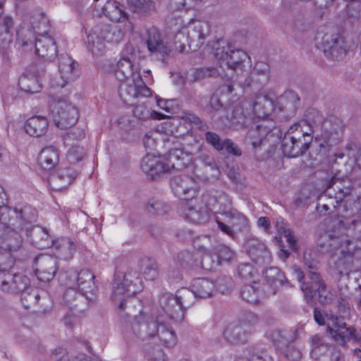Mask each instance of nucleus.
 Segmentation results:
<instances>
[{
    "label": "nucleus",
    "instance_id": "c756f323",
    "mask_svg": "<svg viewBox=\"0 0 361 361\" xmlns=\"http://www.w3.org/2000/svg\"><path fill=\"white\" fill-rule=\"evenodd\" d=\"M135 56H123L117 63L115 68V74L118 80H124L134 78L135 75H140L135 71L133 63Z\"/></svg>",
    "mask_w": 361,
    "mask_h": 361
},
{
    "label": "nucleus",
    "instance_id": "a19ab883",
    "mask_svg": "<svg viewBox=\"0 0 361 361\" xmlns=\"http://www.w3.org/2000/svg\"><path fill=\"white\" fill-rule=\"evenodd\" d=\"M214 288L215 286L213 282L207 279H196L192 284V289L195 295L200 298L209 297Z\"/></svg>",
    "mask_w": 361,
    "mask_h": 361
},
{
    "label": "nucleus",
    "instance_id": "e433bc0d",
    "mask_svg": "<svg viewBox=\"0 0 361 361\" xmlns=\"http://www.w3.org/2000/svg\"><path fill=\"white\" fill-rule=\"evenodd\" d=\"M248 326L245 323H233L229 324L224 331V336L231 343L243 342L248 331Z\"/></svg>",
    "mask_w": 361,
    "mask_h": 361
},
{
    "label": "nucleus",
    "instance_id": "423d86ee",
    "mask_svg": "<svg viewBox=\"0 0 361 361\" xmlns=\"http://www.w3.org/2000/svg\"><path fill=\"white\" fill-rule=\"evenodd\" d=\"M212 53L218 61L219 66H226L228 68L237 72H243L245 63L250 60L247 54L241 49H237L228 41L219 39L211 45Z\"/></svg>",
    "mask_w": 361,
    "mask_h": 361
},
{
    "label": "nucleus",
    "instance_id": "5fc2aeb1",
    "mask_svg": "<svg viewBox=\"0 0 361 361\" xmlns=\"http://www.w3.org/2000/svg\"><path fill=\"white\" fill-rule=\"evenodd\" d=\"M203 198L206 203V206L211 207H214L221 199L226 200L228 197L224 192L211 190L204 195Z\"/></svg>",
    "mask_w": 361,
    "mask_h": 361
},
{
    "label": "nucleus",
    "instance_id": "473e14b6",
    "mask_svg": "<svg viewBox=\"0 0 361 361\" xmlns=\"http://www.w3.org/2000/svg\"><path fill=\"white\" fill-rule=\"evenodd\" d=\"M307 278L310 281L302 282L301 290L304 293L307 300H312L317 293V290H322L324 287V282L321 279L320 275L315 271H310L307 274Z\"/></svg>",
    "mask_w": 361,
    "mask_h": 361
},
{
    "label": "nucleus",
    "instance_id": "864d4df0",
    "mask_svg": "<svg viewBox=\"0 0 361 361\" xmlns=\"http://www.w3.org/2000/svg\"><path fill=\"white\" fill-rule=\"evenodd\" d=\"M254 74L259 77L257 80L261 83H265L269 80L270 68L267 63L258 62L254 68Z\"/></svg>",
    "mask_w": 361,
    "mask_h": 361
},
{
    "label": "nucleus",
    "instance_id": "774afa93",
    "mask_svg": "<svg viewBox=\"0 0 361 361\" xmlns=\"http://www.w3.org/2000/svg\"><path fill=\"white\" fill-rule=\"evenodd\" d=\"M286 349L283 350L285 356L293 361H298L301 358V352L293 346L287 345Z\"/></svg>",
    "mask_w": 361,
    "mask_h": 361
},
{
    "label": "nucleus",
    "instance_id": "de8ad7c7",
    "mask_svg": "<svg viewBox=\"0 0 361 361\" xmlns=\"http://www.w3.org/2000/svg\"><path fill=\"white\" fill-rule=\"evenodd\" d=\"M13 35L11 31L0 27V54L4 59H8L11 53Z\"/></svg>",
    "mask_w": 361,
    "mask_h": 361
},
{
    "label": "nucleus",
    "instance_id": "37998d69",
    "mask_svg": "<svg viewBox=\"0 0 361 361\" xmlns=\"http://www.w3.org/2000/svg\"><path fill=\"white\" fill-rule=\"evenodd\" d=\"M18 85L23 91L29 93L38 92L41 89L38 77L30 73L22 75L19 78Z\"/></svg>",
    "mask_w": 361,
    "mask_h": 361
},
{
    "label": "nucleus",
    "instance_id": "5701e85b",
    "mask_svg": "<svg viewBox=\"0 0 361 361\" xmlns=\"http://www.w3.org/2000/svg\"><path fill=\"white\" fill-rule=\"evenodd\" d=\"M300 104V98L293 91H286L281 95L275 105V111L283 112L286 118L293 116Z\"/></svg>",
    "mask_w": 361,
    "mask_h": 361
},
{
    "label": "nucleus",
    "instance_id": "2eb2a0df",
    "mask_svg": "<svg viewBox=\"0 0 361 361\" xmlns=\"http://www.w3.org/2000/svg\"><path fill=\"white\" fill-rule=\"evenodd\" d=\"M171 187L176 196L185 200H192L197 191L195 178L187 175L173 177L171 180Z\"/></svg>",
    "mask_w": 361,
    "mask_h": 361
},
{
    "label": "nucleus",
    "instance_id": "a878e982",
    "mask_svg": "<svg viewBox=\"0 0 361 361\" xmlns=\"http://www.w3.org/2000/svg\"><path fill=\"white\" fill-rule=\"evenodd\" d=\"M142 171L154 178L156 176L169 172L164 157H155L147 154L141 162Z\"/></svg>",
    "mask_w": 361,
    "mask_h": 361
},
{
    "label": "nucleus",
    "instance_id": "680f3d73",
    "mask_svg": "<svg viewBox=\"0 0 361 361\" xmlns=\"http://www.w3.org/2000/svg\"><path fill=\"white\" fill-rule=\"evenodd\" d=\"M205 140L214 149L220 151L224 149L223 141L221 140L219 136L214 133L208 131L205 134Z\"/></svg>",
    "mask_w": 361,
    "mask_h": 361
},
{
    "label": "nucleus",
    "instance_id": "0eeeda50",
    "mask_svg": "<svg viewBox=\"0 0 361 361\" xmlns=\"http://www.w3.org/2000/svg\"><path fill=\"white\" fill-rule=\"evenodd\" d=\"M168 24L174 31H178L175 39L176 42L180 43V52L185 50V43L190 47L192 42H197L196 45L201 46L207 35V25L201 21H192L185 25L181 18H170L168 20Z\"/></svg>",
    "mask_w": 361,
    "mask_h": 361
},
{
    "label": "nucleus",
    "instance_id": "49530a36",
    "mask_svg": "<svg viewBox=\"0 0 361 361\" xmlns=\"http://www.w3.org/2000/svg\"><path fill=\"white\" fill-rule=\"evenodd\" d=\"M127 4L134 13L142 15L150 14L155 9L152 0H127Z\"/></svg>",
    "mask_w": 361,
    "mask_h": 361
},
{
    "label": "nucleus",
    "instance_id": "f704fd0d",
    "mask_svg": "<svg viewBox=\"0 0 361 361\" xmlns=\"http://www.w3.org/2000/svg\"><path fill=\"white\" fill-rule=\"evenodd\" d=\"M59 162V154L53 146L43 148L38 156V164L44 170L54 169Z\"/></svg>",
    "mask_w": 361,
    "mask_h": 361
},
{
    "label": "nucleus",
    "instance_id": "79ce46f5",
    "mask_svg": "<svg viewBox=\"0 0 361 361\" xmlns=\"http://www.w3.org/2000/svg\"><path fill=\"white\" fill-rule=\"evenodd\" d=\"M183 217L194 224H202L207 221L208 214L205 211L197 209L191 203L184 207Z\"/></svg>",
    "mask_w": 361,
    "mask_h": 361
},
{
    "label": "nucleus",
    "instance_id": "f8f14e48",
    "mask_svg": "<svg viewBox=\"0 0 361 361\" xmlns=\"http://www.w3.org/2000/svg\"><path fill=\"white\" fill-rule=\"evenodd\" d=\"M131 278L132 273L128 272L125 274H116L114 279L111 299L119 303L121 310L125 309L124 301L139 291V287L135 288V283H133Z\"/></svg>",
    "mask_w": 361,
    "mask_h": 361
},
{
    "label": "nucleus",
    "instance_id": "4d7b16f0",
    "mask_svg": "<svg viewBox=\"0 0 361 361\" xmlns=\"http://www.w3.org/2000/svg\"><path fill=\"white\" fill-rule=\"evenodd\" d=\"M216 288L222 293L231 290L233 287V281L230 276H221L216 281Z\"/></svg>",
    "mask_w": 361,
    "mask_h": 361
},
{
    "label": "nucleus",
    "instance_id": "4468645a",
    "mask_svg": "<svg viewBox=\"0 0 361 361\" xmlns=\"http://www.w3.org/2000/svg\"><path fill=\"white\" fill-rule=\"evenodd\" d=\"M119 95L125 102L138 97H147L151 96L152 92L149 88L142 81L140 75H135L134 78L120 80Z\"/></svg>",
    "mask_w": 361,
    "mask_h": 361
},
{
    "label": "nucleus",
    "instance_id": "cd10ccee",
    "mask_svg": "<svg viewBox=\"0 0 361 361\" xmlns=\"http://www.w3.org/2000/svg\"><path fill=\"white\" fill-rule=\"evenodd\" d=\"M274 125L271 121L262 120L255 128H251L246 136V140L252 145L253 148L259 147L263 140L271 132Z\"/></svg>",
    "mask_w": 361,
    "mask_h": 361
},
{
    "label": "nucleus",
    "instance_id": "c85d7f7f",
    "mask_svg": "<svg viewBox=\"0 0 361 361\" xmlns=\"http://www.w3.org/2000/svg\"><path fill=\"white\" fill-rule=\"evenodd\" d=\"M68 274L69 282L73 283L82 291L92 292L94 290V275L90 270L82 269L78 273L70 271Z\"/></svg>",
    "mask_w": 361,
    "mask_h": 361
},
{
    "label": "nucleus",
    "instance_id": "bf43d9fd",
    "mask_svg": "<svg viewBox=\"0 0 361 361\" xmlns=\"http://www.w3.org/2000/svg\"><path fill=\"white\" fill-rule=\"evenodd\" d=\"M238 274L242 278L249 282L252 281L255 277V272L252 266L250 264H241L238 269Z\"/></svg>",
    "mask_w": 361,
    "mask_h": 361
},
{
    "label": "nucleus",
    "instance_id": "2f4dec72",
    "mask_svg": "<svg viewBox=\"0 0 361 361\" xmlns=\"http://www.w3.org/2000/svg\"><path fill=\"white\" fill-rule=\"evenodd\" d=\"M250 100H244L234 107L231 117L228 115H224V121L222 122L225 125H236L238 123L244 124L245 118L247 116H250Z\"/></svg>",
    "mask_w": 361,
    "mask_h": 361
},
{
    "label": "nucleus",
    "instance_id": "f3484780",
    "mask_svg": "<svg viewBox=\"0 0 361 361\" xmlns=\"http://www.w3.org/2000/svg\"><path fill=\"white\" fill-rule=\"evenodd\" d=\"M110 24L99 23L94 26L87 35V47L95 55L101 54L105 49L106 36L110 32Z\"/></svg>",
    "mask_w": 361,
    "mask_h": 361
},
{
    "label": "nucleus",
    "instance_id": "aec40b11",
    "mask_svg": "<svg viewBox=\"0 0 361 361\" xmlns=\"http://www.w3.org/2000/svg\"><path fill=\"white\" fill-rule=\"evenodd\" d=\"M102 12L104 15L113 22H124L125 30L128 32H133L134 25L128 19V13L121 8L120 4L117 1L109 0L103 6Z\"/></svg>",
    "mask_w": 361,
    "mask_h": 361
},
{
    "label": "nucleus",
    "instance_id": "338daca9",
    "mask_svg": "<svg viewBox=\"0 0 361 361\" xmlns=\"http://www.w3.org/2000/svg\"><path fill=\"white\" fill-rule=\"evenodd\" d=\"M276 227L278 228L279 232L286 238V242L289 244L290 247L292 249L295 248L296 241L291 234V232L289 229L283 228L279 226V221L276 222Z\"/></svg>",
    "mask_w": 361,
    "mask_h": 361
},
{
    "label": "nucleus",
    "instance_id": "09e8293b",
    "mask_svg": "<svg viewBox=\"0 0 361 361\" xmlns=\"http://www.w3.org/2000/svg\"><path fill=\"white\" fill-rule=\"evenodd\" d=\"M30 23L33 29V33L38 35L45 33L49 27V20L42 13H36L30 17Z\"/></svg>",
    "mask_w": 361,
    "mask_h": 361
},
{
    "label": "nucleus",
    "instance_id": "20e7f679",
    "mask_svg": "<svg viewBox=\"0 0 361 361\" xmlns=\"http://www.w3.org/2000/svg\"><path fill=\"white\" fill-rule=\"evenodd\" d=\"M326 184L324 192L319 196L317 209L319 213L327 212L331 207L336 208L340 215V207L351 204L360 197L355 188V183L352 181L340 182L337 184Z\"/></svg>",
    "mask_w": 361,
    "mask_h": 361
},
{
    "label": "nucleus",
    "instance_id": "1a4fd4ad",
    "mask_svg": "<svg viewBox=\"0 0 361 361\" xmlns=\"http://www.w3.org/2000/svg\"><path fill=\"white\" fill-rule=\"evenodd\" d=\"M315 43L324 54L332 60L341 59L345 54L346 44L343 36L332 27H322L317 32Z\"/></svg>",
    "mask_w": 361,
    "mask_h": 361
},
{
    "label": "nucleus",
    "instance_id": "7c9ffc66",
    "mask_svg": "<svg viewBox=\"0 0 361 361\" xmlns=\"http://www.w3.org/2000/svg\"><path fill=\"white\" fill-rule=\"evenodd\" d=\"M49 123L46 117L35 116L28 118L24 125L25 132L34 137H41L47 133Z\"/></svg>",
    "mask_w": 361,
    "mask_h": 361
},
{
    "label": "nucleus",
    "instance_id": "7ed1b4c3",
    "mask_svg": "<svg viewBox=\"0 0 361 361\" xmlns=\"http://www.w3.org/2000/svg\"><path fill=\"white\" fill-rule=\"evenodd\" d=\"M28 207L23 208L3 207L0 212V247L10 252L18 250L23 245L22 233H28L32 219ZM29 235V233H27Z\"/></svg>",
    "mask_w": 361,
    "mask_h": 361
},
{
    "label": "nucleus",
    "instance_id": "39448f33",
    "mask_svg": "<svg viewBox=\"0 0 361 361\" xmlns=\"http://www.w3.org/2000/svg\"><path fill=\"white\" fill-rule=\"evenodd\" d=\"M35 40V54L39 57L49 59L56 55V43L51 36L40 34L35 37L32 30L24 27L17 32L16 46L23 51H32Z\"/></svg>",
    "mask_w": 361,
    "mask_h": 361
},
{
    "label": "nucleus",
    "instance_id": "dca6fc26",
    "mask_svg": "<svg viewBox=\"0 0 361 361\" xmlns=\"http://www.w3.org/2000/svg\"><path fill=\"white\" fill-rule=\"evenodd\" d=\"M147 49L152 54H159L165 56L170 54L171 48L168 45L164 35L156 27H151L146 30L144 35Z\"/></svg>",
    "mask_w": 361,
    "mask_h": 361
},
{
    "label": "nucleus",
    "instance_id": "4c0bfd02",
    "mask_svg": "<svg viewBox=\"0 0 361 361\" xmlns=\"http://www.w3.org/2000/svg\"><path fill=\"white\" fill-rule=\"evenodd\" d=\"M30 235L33 244L39 249L51 247L54 240L49 233L47 229L42 227H36L31 231Z\"/></svg>",
    "mask_w": 361,
    "mask_h": 361
},
{
    "label": "nucleus",
    "instance_id": "13d9d810",
    "mask_svg": "<svg viewBox=\"0 0 361 361\" xmlns=\"http://www.w3.org/2000/svg\"><path fill=\"white\" fill-rule=\"evenodd\" d=\"M124 33L118 26L110 25V32L106 36V42L118 43L123 38Z\"/></svg>",
    "mask_w": 361,
    "mask_h": 361
},
{
    "label": "nucleus",
    "instance_id": "4be33fe9",
    "mask_svg": "<svg viewBox=\"0 0 361 361\" xmlns=\"http://www.w3.org/2000/svg\"><path fill=\"white\" fill-rule=\"evenodd\" d=\"M200 148L201 145L197 143L195 152H190V154L184 152L182 149H171L166 156L164 157L169 172L171 169L179 170L185 167L192 159L190 154L199 152Z\"/></svg>",
    "mask_w": 361,
    "mask_h": 361
},
{
    "label": "nucleus",
    "instance_id": "393cba45",
    "mask_svg": "<svg viewBox=\"0 0 361 361\" xmlns=\"http://www.w3.org/2000/svg\"><path fill=\"white\" fill-rule=\"evenodd\" d=\"M158 324L157 320L155 322L149 317L140 315L135 318L132 329L137 336L145 340L156 335Z\"/></svg>",
    "mask_w": 361,
    "mask_h": 361
},
{
    "label": "nucleus",
    "instance_id": "c03bdc74",
    "mask_svg": "<svg viewBox=\"0 0 361 361\" xmlns=\"http://www.w3.org/2000/svg\"><path fill=\"white\" fill-rule=\"evenodd\" d=\"M140 271L146 280L153 281L159 275L157 263L147 257L142 258L140 262Z\"/></svg>",
    "mask_w": 361,
    "mask_h": 361
},
{
    "label": "nucleus",
    "instance_id": "052dcab7",
    "mask_svg": "<svg viewBox=\"0 0 361 361\" xmlns=\"http://www.w3.org/2000/svg\"><path fill=\"white\" fill-rule=\"evenodd\" d=\"M14 265V259L9 254L0 256V274L10 273Z\"/></svg>",
    "mask_w": 361,
    "mask_h": 361
},
{
    "label": "nucleus",
    "instance_id": "a211bd4d",
    "mask_svg": "<svg viewBox=\"0 0 361 361\" xmlns=\"http://www.w3.org/2000/svg\"><path fill=\"white\" fill-rule=\"evenodd\" d=\"M29 282V279L22 274H0V290L5 293L22 292L27 288Z\"/></svg>",
    "mask_w": 361,
    "mask_h": 361
},
{
    "label": "nucleus",
    "instance_id": "6ab92c4d",
    "mask_svg": "<svg viewBox=\"0 0 361 361\" xmlns=\"http://www.w3.org/2000/svg\"><path fill=\"white\" fill-rule=\"evenodd\" d=\"M35 270L39 281L48 282L56 273V262L50 255H40L35 259Z\"/></svg>",
    "mask_w": 361,
    "mask_h": 361
},
{
    "label": "nucleus",
    "instance_id": "c9c22d12",
    "mask_svg": "<svg viewBox=\"0 0 361 361\" xmlns=\"http://www.w3.org/2000/svg\"><path fill=\"white\" fill-rule=\"evenodd\" d=\"M248 252L253 261L257 264H265L271 262V253L262 242L252 241L248 243Z\"/></svg>",
    "mask_w": 361,
    "mask_h": 361
},
{
    "label": "nucleus",
    "instance_id": "72a5a7b5",
    "mask_svg": "<svg viewBox=\"0 0 361 361\" xmlns=\"http://www.w3.org/2000/svg\"><path fill=\"white\" fill-rule=\"evenodd\" d=\"M158 326L156 335L159 338L162 345L170 348L174 346L177 343V337L175 332L167 325L164 324L163 315L157 317Z\"/></svg>",
    "mask_w": 361,
    "mask_h": 361
},
{
    "label": "nucleus",
    "instance_id": "ea45409f",
    "mask_svg": "<svg viewBox=\"0 0 361 361\" xmlns=\"http://www.w3.org/2000/svg\"><path fill=\"white\" fill-rule=\"evenodd\" d=\"M241 295L243 298L251 303L259 302L262 295L260 283L253 279L250 283L244 285L241 289Z\"/></svg>",
    "mask_w": 361,
    "mask_h": 361
},
{
    "label": "nucleus",
    "instance_id": "f257e3e1",
    "mask_svg": "<svg viewBox=\"0 0 361 361\" xmlns=\"http://www.w3.org/2000/svg\"><path fill=\"white\" fill-rule=\"evenodd\" d=\"M340 209V221L321 236L318 243L322 252L340 251L341 256L335 262L334 269L343 276L361 269V248L345 233L346 227L352 229L358 238L361 237V212L351 204L343 205Z\"/></svg>",
    "mask_w": 361,
    "mask_h": 361
},
{
    "label": "nucleus",
    "instance_id": "8fccbe9b",
    "mask_svg": "<svg viewBox=\"0 0 361 361\" xmlns=\"http://www.w3.org/2000/svg\"><path fill=\"white\" fill-rule=\"evenodd\" d=\"M214 255L216 257V265L220 264L222 262L231 261L234 257V252L225 245H219L212 250Z\"/></svg>",
    "mask_w": 361,
    "mask_h": 361
},
{
    "label": "nucleus",
    "instance_id": "a18cd8bd",
    "mask_svg": "<svg viewBox=\"0 0 361 361\" xmlns=\"http://www.w3.org/2000/svg\"><path fill=\"white\" fill-rule=\"evenodd\" d=\"M207 108L209 114L212 115L213 118H216L221 121H224V115H222V114L226 113V109L221 103L217 93L212 95Z\"/></svg>",
    "mask_w": 361,
    "mask_h": 361
},
{
    "label": "nucleus",
    "instance_id": "9b49d317",
    "mask_svg": "<svg viewBox=\"0 0 361 361\" xmlns=\"http://www.w3.org/2000/svg\"><path fill=\"white\" fill-rule=\"evenodd\" d=\"M352 145H347L344 148L337 150L328 157V164L331 175V179L326 181L329 184H337L340 182L350 181L345 177L351 172L352 168L345 164L349 158V151L352 149Z\"/></svg>",
    "mask_w": 361,
    "mask_h": 361
},
{
    "label": "nucleus",
    "instance_id": "b1692460",
    "mask_svg": "<svg viewBox=\"0 0 361 361\" xmlns=\"http://www.w3.org/2000/svg\"><path fill=\"white\" fill-rule=\"evenodd\" d=\"M250 102L251 113L262 120L267 118L273 111H275L274 102L267 94L261 93Z\"/></svg>",
    "mask_w": 361,
    "mask_h": 361
},
{
    "label": "nucleus",
    "instance_id": "412c9836",
    "mask_svg": "<svg viewBox=\"0 0 361 361\" xmlns=\"http://www.w3.org/2000/svg\"><path fill=\"white\" fill-rule=\"evenodd\" d=\"M59 71L60 80L55 82L54 85L63 87L67 83L77 78L75 62L67 54H62L59 59Z\"/></svg>",
    "mask_w": 361,
    "mask_h": 361
},
{
    "label": "nucleus",
    "instance_id": "69168bd1",
    "mask_svg": "<svg viewBox=\"0 0 361 361\" xmlns=\"http://www.w3.org/2000/svg\"><path fill=\"white\" fill-rule=\"evenodd\" d=\"M84 149L80 146H73L68 152V157L71 162L80 161L84 156Z\"/></svg>",
    "mask_w": 361,
    "mask_h": 361
},
{
    "label": "nucleus",
    "instance_id": "6e6552de",
    "mask_svg": "<svg viewBox=\"0 0 361 361\" xmlns=\"http://www.w3.org/2000/svg\"><path fill=\"white\" fill-rule=\"evenodd\" d=\"M196 297L192 289L182 288L176 295L164 293L160 298V304L169 319L178 322L183 319V310L191 307Z\"/></svg>",
    "mask_w": 361,
    "mask_h": 361
},
{
    "label": "nucleus",
    "instance_id": "bb28decb",
    "mask_svg": "<svg viewBox=\"0 0 361 361\" xmlns=\"http://www.w3.org/2000/svg\"><path fill=\"white\" fill-rule=\"evenodd\" d=\"M55 257L61 260H70L76 251V245L69 238H59L51 246Z\"/></svg>",
    "mask_w": 361,
    "mask_h": 361
},
{
    "label": "nucleus",
    "instance_id": "ddd939ff",
    "mask_svg": "<svg viewBox=\"0 0 361 361\" xmlns=\"http://www.w3.org/2000/svg\"><path fill=\"white\" fill-rule=\"evenodd\" d=\"M326 317L336 326V329L330 326H328L326 329V331L336 343L342 346H345L348 341L353 340L361 346V331H357L353 327H347L345 323L343 322L341 317L338 316L326 314Z\"/></svg>",
    "mask_w": 361,
    "mask_h": 361
},
{
    "label": "nucleus",
    "instance_id": "9d476101",
    "mask_svg": "<svg viewBox=\"0 0 361 361\" xmlns=\"http://www.w3.org/2000/svg\"><path fill=\"white\" fill-rule=\"evenodd\" d=\"M49 102L54 121L59 128H67L75 124L78 118V111L66 99L54 96Z\"/></svg>",
    "mask_w": 361,
    "mask_h": 361
},
{
    "label": "nucleus",
    "instance_id": "6e6d98bb",
    "mask_svg": "<svg viewBox=\"0 0 361 361\" xmlns=\"http://www.w3.org/2000/svg\"><path fill=\"white\" fill-rule=\"evenodd\" d=\"M272 339L276 347L283 350L286 348L292 339H289L286 336V333L283 331H277L272 334Z\"/></svg>",
    "mask_w": 361,
    "mask_h": 361
},
{
    "label": "nucleus",
    "instance_id": "e2e57ef3",
    "mask_svg": "<svg viewBox=\"0 0 361 361\" xmlns=\"http://www.w3.org/2000/svg\"><path fill=\"white\" fill-rule=\"evenodd\" d=\"M66 286H69L70 288L66 291L63 296V300L65 304L68 306L70 309H73L75 307V305H72L71 300H75L77 295V293L74 289L75 284L71 282H67Z\"/></svg>",
    "mask_w": 361,
    "mask_h": 361
},
{
    "label": "nucleus",
    "instance_id": "58836bf2",
    "mask_svg": "<svg viewBox=\"0 0 361 361\" xmlns=\"http://www.w3.org/2000/svg\"><path fill=\"white\" fill-rule=\"evenodd\" d=\"M224 215L228 219V223L237 231H245L247 230L249 220L243 214L238 212L236 209H231L226 211Z\"/></svg>",
    "mask_w": 361,
    "mask_h": 361
},
{
    "label": "nucleus",
    "instance_id": "0e129e2a",
    "mask_svg": "<svg viewBox=\"0 0 361 361\" xmlns=\"http://www.w3.org/2000/svg\"><path fill=\"white\" fill-rule=\"evenodd\" d=\"M324 344H325V341H324V338L322 336H320L319 334L314 335L312 338V345L313 347V349L312 350V355H316L317 353V350L320 347H324V348H328L329 350L334 349V346H333V345L328 346Z\"/></svg>",
    "mask_w": 361,
    "mask_h": 361
},
{
    "label": "nucleus",
    "instance_id": "f03ea898",
    "mask_svg": "<svg viewBox=\"0 0 361 361\" xmlns=\"http://www.w3.org/2000/svg\"><path fill=\"white\" fill-rule=\"evenodd\" d=\"M310 114L313 119L307 117L293 124L286 132L281 141L284 156L297 157L310 148L314 137L320 149L338 145L342 140L343 122L336 117H329L322 121V116L315 111ZM307 116V115H306Z\"/></svg>",
    "mask_w": 361,
    "mask_h": 361
},
{
    "label": "nucleus",
    "instance_id": "603ef678",
    "mask_svg": "<svg viewBox=\"0 0 361 361\" xmlns=\"http://www.w3.org/2000/svg\"><path fill=\"white\" fill-rule=\"evenodd\" d=\"M265 279L267 282L271 284H281L283 281V276L281 273L279 268L276 267H271L263 271Z\"/></svg>",
    "mask_w": 361,
    "mask_h": 361
},
{
    "label": "nucleus",
    "instance_id": "3c124183",
    "mask_svg": "<svg viewBox=\"0 0 361 361\" xmlns=\"http://www.w3.org/2000/svg\"><path fill=\"white\" fill-rule=\"evenodd\" d=\"M133 114L140 119H147L148 118H154L158 120L163 117L161 114L149 109L145 104H137L133 109Z\"/></svg>",
    "mask_w": 361,
    "mask_h": 361
}]
</instances>
